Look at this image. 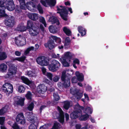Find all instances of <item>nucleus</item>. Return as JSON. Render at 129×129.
<instances>
[{"label": "nucleus", "instance_id": "obj_61", "mask_svg": "<svg viewBox=\"0 0 129 129\" xmlns=\"http://www.w3.org/2000/svg\"><path fill=\"white\" fill-rule=\"evenodd\" d=\"M59 54H57V55H56L54 53L52 54V57L54 58H57L59 57Z\"/></svg>", "mask_w": 129, "mask_h": 129}, {"label": "nucleus", "instance_id": "obj_45", "mask_svg": "<svg viewBox=\"0 0 129 129\" xmlns=\"http://www.w3.org/2000/svg\"><path fill=\"white\" fill-rule=\"evenodd\" d=\"M7 110L6 106L0 109V115L4 114L7 111Z\"/></svg>", "mask_w": 129, "mask_h": 129}, {"label": "nucleus", "instance_id": "obj_49", "mask_svg": "<svg viewBox=\"0 0 129 129\" xmlns=\"http://www.w3.org/2000/svg\"><path fill=\"white\" fill-rule=\"evenodd\" d=\"M34 107V103L32 102L29 104L27 107V109L29 111H31L33 110Z\"/></svg>", "mask_w": 129, "mask_h": 129}, {"label": "nucleus", "instance_id": "obj_58", "mask_svg": "<svg viewBox=\"0 0 129 129\" xmlns=\"http://www.w3.org/2000/svg\"><path fill=\"white\" fill-rule=\"evenodd\" d=\"M14 129H19V128L18 125L15 123L13 124L12 126Z\"/></svg>", "mask_w": 129, "mask_h": 129}, {"label": "nucleus", "instance_id": "obj_33", "mask_svg": "<svg viewBox=\"0 0 129 129\" xmlns=\"http://www.w3.org/2000/svg\"><path fill=\"white\" fill-rule=\"evenodd\" d=\"M4 5H1L0 6V13L2 14L3 16H7V15L5 13V10L6 8Z\"/></svg>", "mask_w": 129, "mask_h": 129}, {"label": "nucleus", "instance_id": "obj_37", "mask_svg": "<svg viewBox=\"0 0 129 129\" xmlns=\"http://www.w3.org/2000/svg\"><path fill=\"white\" fill-rule=\"evenodd\" d=\"M34 24L32 21L31 20L28 21L27 22V29H30L34 27Z\"/></svg>", "mask_w": 129, "mask_h": 129}, {"label": "nucleus", "instance_id": "obj_57", "mask_svg": "<svg viewBox=\"0 0 129 129\" xmlns=\"http://www.w3.org/2000/svg\"><path fill=\"white\" fill-rule=\"evenodd\" d=\"M5 118L4 117H0V124L3 125L5 121Z\"/></svg>", "mask_w": 129, "mask_h": 129}, {"label": "nucleus", "instance_id": "obj_12", "mask_svg": "<svg viewBox=\"0 0 129 129\" xmlns=\"http://www.w3.org/2000/svg\"><path fill=\"white\" fill-rule=\"evenodd\" d=\"M40 2L43 6L46 7H47L48 5H49L50 6H54L56 3L55 0H50L49 1H48V0H46L45 1L41 0Z\"/></svg>", "mask_w": 129, "mask_h": 129}, {"label": "nucleus", "instance_id": "obj_53", "mask_svg": "<svg viewBox=\"0 0 129 129\" xmlns=\"http://www.w3.org/2000/svg\"><path fill=\"white\" fill-rule=\"evenodd\" d=\"M45 75L47 76V77L51 80H52V77L53 75L50 73L47 72Z\"/></svg>", "mask_w": 129, "mask_h": 129}, {"label": "nucleus", "instance_id": "obj_34", "mask_svg": "<svg viewBox=\"0 0 129 129\" xmlns=\"http://www.w3.org/2000/svg\"><path fill=\"white\" fill-rule=\"evenodd\" d=\"M38 122L37 121L34 122L31 124L29 127V129H37V125L38 124Z\"/></svg>", "mask_w": 129, "mask_h": 129}, {"label": "nucleus", "instance_id": "obj_25", "mask_svg": "<svg viewBox=\"0 0 129 129\" xmlns=\"http://www.w3.org/2000/svg\"><path fill=\"white\" fill-rule=\"evenodd\" d=\"M83 109H80L81 110V111L82 110H83L86 113L91 114L93 110L91 107H87L86 108L84 109H83Z\"/></svg>", "mask_w": 129, "mask_h": 129}, {"label": "nucleus", "instance_id": "obj_38", "mask_svg": "<svg viewBox=\"0 0 129 129\" xmlns=\"http://www.w3.org/2000/svg\"><path fill=\"white\" fill-rule=\"evenodd\" d=\"M26 115L27 116V118H28V120L30 121L33 120L34 118V115L33 114L31 113H26Z\"/></svg>", "mask_w": 129, "mask_h": 129}, {"label": "nucleus", "instance_id": "obj_52", "mask_svg": "<svg viewBox=\"0 0 129 129\" xmlns=\"http://www.w3.org/2000/svg\"><path fill=\"white\" fill-rule=\"evenodd\" d=\"M37 8L40 13L43 14V9L40 4L38 5L37 6Z\"/></svg>", "mask_w": 129, "mask_h": 129}, {"label": "nucleus", "instance_id": "obj_28", "mask_svg": "<svg viewBox=\"0 0 129 129\" xmlns=\"http://www.w3.org/2000/svg\"><path fill=\"white\" fill-rule=\"evenodd\" d=\"M17 98L18 99V100L16 102L17 104L21 106H23L24 104V102L25 100V98L20 97H18Z\"/></svg>", "mask_w": 129, "mask_h": 129}, {"label": "nucleus", "instance_id": "obj_39", "mask_svg": "<svg viewBox=\"0 0 129 129\" xmlns=\"http://www.w3.org/2000/svg\"><path fill=\"white\" fill-rule=\"evenodd\" d=\"M70 43V40L69 38H66L65 39L64 46L66 48H68L69 47Z\"/></svg>", "mask_w": 129, "mask_h": 129}, {"label": "nucleus", "instance_id": "obj_55", "mask_svg": "<svg viewBox=\"0 0 129 129\" xmlns=\"http://www.w3.org/2000/svg\"><path fill=\"white\" fill-rule=\"evenodd\" d=\"M59 78V77L58 76L55 75L54 76L52 79L53 81L57 82L58 81Z\"/></svg>", "mask_w": 129, "mask_h": 129}, {"label": "nucleus", "instance_id": "obj_54", "mask_svg": "<svg viewBox=\"0 0 129 129\" xmlns=\"http://www.w3.org/2000/svg\"><path fill=\"white\" fill-rule=\"evenodd\" d=\"M83 96V92L80 93L78 92L77 93L76 97L77 99H80Z\"/></svg>", "mask_w": 129, "mask_h": 129}, {"label": "nucleus", "instance_id": "obj_27", "mask_svg": "<svg viewBox=\"0 0 129 129\" xmlns=\"http://www.w3.org/2000/svg\"><path fill=\"white\" fill-rule=\"evenodd\" d=\"M7 69V66L5 64L3 63L0 64V71L2 72H6Z\"/></svg>", "mask_w": 129, "mask_h": 129}, {"label": "nucleus", "instance_id": "obj_14", "mask_svg": "<svg viewBox=\"0 0 129 129\" xmlns=\"http://www.w3.org/2000/svg\"><path fill=\"white\" fill-rule=\"evenodd\" d=\"M29 31V34L31 36H35L39 34V31L38 28L34 27L30 29Z\"/></svg>", "mask_w": 129, "mask_h": 129}, {"label": "nucleus", "instance_id": "obj_40", "mask_svg": "<svg viewBox=\"0 0 129 129\" xmlns=\"http://www.w3.org/2000/svg\"><path fill=\"white\" fill-rule=\"evenodd\" d=\"M25 74L29 77H35L36 76V74L34 72L31 71H28L26 72Z\"/></svg>", "mask_w": 129, "mask_h": 129}, {"label": "nucleus", "instance_id": "obj_1", "mask_svg": "<svg viewBox=\"0 0 129 129\" xmlns=\"http://www.w3.org/2000/svg\"><path fill=\"white\" fill-rule=\"evenodd\" d=\"M73 73V70L69 69L64 70L62 72L61 79L64 82L63 85L65 87H68L70 85V76Z\"/></svg>", "mask_w": 129, "mask_h": 129}, {"label": "nucleus", "instance_id": "obj_16", "mask_svg": "<svg viewBox=\"0 0 129 129\" xmlns=\"http://www.w3.org/2000/svg\"><path fill=\"white\" fill-rule=\"evenodd\" d=\"M21 78L24 83L29 86H31L32 85L34 86L35 85L34 82L29 81L27 78L24 76H22Z\"/></svg>", "mask_w": 129, "mask_h": 129}, {"label": "nucleus", "instance_id": "obj_18", "mask_svg": "<svg viewBox=\"0 0 129 129\" xmlns=\"http://www.w3.org/2000/svg\"><path fill=\"white\" fill-rule=\"evenodd\" d=\"M61 62L63 66L65 67H69L70 66V64L71 62V60L67 59H64L63 58H61L60 59Z\"/></svg>", "mask_w": 129, "mask_h": 129}, {"label": "nucleus", "instance_id": "obj_11", "mask_svg": "<svg viewBox=\"0 0 129 129\" xmlns=\"http://www.w3.org/2000/svg\"><path fill=\"white\" fill-rule=\"evenodd\" d=\"M17 68L13 65H12L9 66L8 72L6 76V78L10 77L11 76L15 74L16 72Z\"/></svg>", "mask_w": 129, "mask_h": 129}, {"label": "nucleus", "instance_id": "obj_47", "mask_svg": "<svg viewBox=\"0 0 129 129\" xmlns=\"http://www.w3.org/2000/svg\"><path fill=\"white\" fill-rule=\"evenodd\" d=\"M25 88L22 85L19 86L18 88L19 92L20 93H23L25 91Z\"/></svg>", "mask_w": 129, "mask_h": 129}, {"label": "nucleus", "instance_id": "obj_59", "mask_svg": "<svg viewBox=\"0 0 129 129\" xmlns=\"http://www.w3.org/2000/svg\"><path fill=\"white\" fill-rule=\"evenodd\" d=\"M77 79L75 77H73L72 79V82L73 83H76L77 82Z\"/></svg>", "mask_w": 129, "mask_h": 129}, {"label": "nucleus", "instance_id": "obj_43", "mask_svg": "<svg viewBox=\"0 0 129 129\" xmlns=\"http://www.w3.org/2000/svg\"><path fill=\"white\" fill-rule=\"evenodd\" d=\"M63 30L67 35L69 36L71 35V31L68 27H64L63 28Z\"/></svg>", "mask_w": 129, "mask_h": 129}, {"label": "nucleus", "instance_id": "obj_56", "mask_svg": "<svg viewBox=\"0 0 129 129\" xmlns=\"http://www.w3.org/2000/svg\"><path fill=\"white\" fill-rule=\"evenodd\" d=\"M53 97L54 100L56 101H58L59 99V97L57 93H54Z\"/></svg>", "mask_w": 129, "mask_h": 129}, {"label": "nucleus", "instance_id": "obj_35", "mask_svg": "<svg viewBox=\"0 0 129 129\" xmlns=\"http://www.w3.org/2000/svg\"><path fill=\"white\" fill-rule=\"evenodd\" d=\"M49 30L50 32L52 33H55L57 32V28L53 25L50 26L49 27Z\"/></svg>", "mask_w": 129, "mask_h": 129}, {"label": "nucleus", "instance_id": "obj_46", "mask_svg": "<svg viewBox=\"0 0 129 129\" xmlns=\"http://www.w3.org/2000/svg\"><path fill=\"white\" fill-rule=\"evenodd\" d=\"M79 61L78 59L77 58L73 60V64L74 67L75 69L77 68V67L76 66V64H79Z\"/></svg>", "mask_w": 129, "mask_h": 129}, {"label": "nucleus", "instance_id": "obj_42", "mask_svg": "<svg viewBox=\"0 0 129 129\" xmlns=\"http://www.w3.org/2000/svg\"><path fill=\"white\" fill-rule=\"evenodd\" d=\"M25 57L24 56H22L20 57H17L13 59V61L17 60L20 62H23L25 60Z\"/></svg>", "mask_w": 129, "mask_h": 129}, {"label": "nucleus", "instance_id": "obj_7", "mask_svg": "<svg viewBox=\"0 0 129 129\" xmlns=\"http://www.w3.org/2000/svg\"><path fill=\"white\" fill-rule=\"evenodd\" d=\"M36 61L39 65L42 66H47L49 62L47 58L44 56H40L36 59Z\"/></svg>", "mask_w": 129, "mask_h": 129}, {"label": "nucleus", "instance_id": "obj_10", "mask_svg": "<svg viewBox=\"0 0 129 129\" xmlns=\"http://www.w3.org/2000/svg\"><path fill=\"white\" fill-rule=\"evenodd\" d=\"M5 21V24L7 26L11 27L13 26L14 23V18L12 17H9L7 15Z\"/></svg>", "mask_w": 129, "mask_h": 129}, {"label": "nucleus", "instance_id": "obj_17", "mask_svg": "<svg viewBox=\"0 0 129 129\" xmlns=\"http://www.w3.org/2000/svg\"><path fill=\"white\" fill-rule=\"evenodd\" d=\"M26 4V9L27 8L31 11H33V9H34L36 7L35 5L31 2H27Z\"/></svg>", "mask_w": 129, "mask_h": 129}, {"label": "nucleus", "instance_id": "obj_29", "mask_svg": "<svg viewBox=\"0 0 129 129\" xmlns=\"http://www.w3.org/2000/svg\"><path fill=\"white\" fill-rule=\"evenodd\" d=\"M20 4V8L23 9H26V4L25 0H18Z\"/></svg>", "mask_w": 129, "mask_h": 129}, {"label": "nucleus", "instance_id": "obj_22", "mask_svg": "<svg viewBox=\"0 0 129 129\" xmlns=\"http://www.w3.org/2000/svg\"><path fill=\"white\" fill-rule=\"evenodd\" d=\"M28 16L30 19L34 21L37 20L39 18L38 14L36 13H29Z\"/></svg>", "mask_w": 129, "mask_h": 129}, {"label": "nucleus", "instance_id": "obj_30", "mask_svg": "<svg viewBox=\"0 0 129 129\" xmlns=\"http://www.w3.org/2000/svg\"><path fill=\"white\" fill-rule=\"evenodd\" d=\"M78 30L79 32L81 34L82 36H83L85 35L86 31L85 29L81 26H79L78 27Z\"/></svg>", "mask_w": 129, "mask_h": 129}, {"label": "nucleus", "instance_id": "obj_4", "mask_svg": "<svg viewBox=\"0 0 129 129\" xmlns=\"http://www.w3.org/2000/svg\"><path fill=\"white\" fill-rule=\"evenodd\" d=\"M60 67V64L57 61L53 60L51 63L48 66L49 70L52 72H54L57 71Z\"/></svg>", "mask_w": 129, "mask_h": 129}, {"label": "nucleus", "instance_id": "obj_50", "mask_svg": "<svg viewBox=\"0 0 129 129\" xmlns=\"http://www.w3.org/2000/svg\"><path fill=\"white\" fill-rule=\"evenodd\" d=\"M39 18L40 22L43 24L46 27V24L44 18L42 16L40 17Z\"/></svg>", "mask_w": 129, "mask_h": 129}, {"label": "nucleus", "instance_id": "obj_15", "mask_svg": "<svg viewBox=\"0 0 129 129\" xmlns=\"http://www.w3.org/2000/svg\"><path fill=\"white\" fill-rule=\"evenodd\" d=\"M37 89V91L39 93H43L46 91L47 88L44 84H42L38 86Z\"/></svg>", "mask_w": 129, "mask_h": 129}, {"label": "nucleus", "instance_id": "obj_32", "mask_svg": "<svg viewBox=\"0 0 129 129\" xmlns=\"http://www.w3.org/2000/svg\"><path fill=\"white\" fill-rule=\"evenodd\" d=\"M72 105L71 102L68 101H66L64 102L63 108L66 110H68Z\"/></svg>", "mask_w": 129, "mask_h": 129}, {"label": "nucleus", "instance_id": "obj_36", "mask_svg": "<svg viewBox=\"0 0 129 129\" xmlns=\"http://www.w3.org/2000/svg\"><path fill=\"white\" fill-rule=\"evenodd\" d=\"M7 57V55L6 53L4 52H0V60H3Z\"/></svg>", "mask_w": 129, "mask_h": 129}, {"label": "nucleus", "instance_id": "obj_44", "mask_svg": "<svg viewBox=\"0 0 129 129\" xmlns=\"http://www.w3.org/2000/svg\"><path fill=\"white\" fill-rule=\"evenodd\" d=\"M51 38L55 40V42L57 43H60L61 42V39L60 38L57 37L55 36H51Z\"/></svg>", "mask_w": 129, "mask_h": 129}, {"label": "nucleus", "instance_id": "obj_41", "mask_svg": "<svg viewBox=\"0 0 129 129\" xmlns=\"http://www.w3.org/2000/svg\"><path fill=\"white\" fill-rule=\"evenodd\" d=\"M61 127L60 124L57 122L54 123L51 129H60Z\"/></svg>", "mask_w": 129, "mask_h": 129}, {"label": "nucleus", "instance_id": "obj_26", "mask_svg": "<svg viewBox=\"0 0 129 129\" xmlns=\"http://www.w3.org/2000/svg\"><path fill=\"white\" fill-rule=\"evenodd\" d=\"M49 21L51 22L52 24L56 23L58 25L59 24V22L58 19L56 17L54 16L50 17L49 19Z\"/></svg>", "mask_w": 129, "mask_h": 129}, {"label": "nucleus", "instance_id": "obj_6", "mask_svg": "<svg viewBox=\"0 0 129 129\" xmlns=\"http://www.w3.org/2000/svg\"><path fill=\"white\" fill-rule=\"evenodd\" d=\"M2 88L3 91L7 94H9L13 91V85L9 83H5L3 85Z\"/></svg>", "mask_w": 129, "mask_h": 129}, {"label": "nucleus", "instance_id": "obj_3", "mask_svg": "<svg viewBox=\"0 0 129 129\" xmlns=\"http://www.w3.org/2000/svg\"><path fill=\"white\" fill-rule=\"evenodd\" d=\"M80 109H83V107L80 106L78 104H77L75 108V111L71 114L70 117L72 119H75L80 117L81 115L82 112Z\"/></svg>", "mask_w": 129, "mask_h": 129}, {"label": "nucleus", "instance_id": "obj_48", "mask_svg": "<svg viewBox=\"0 0 129 129\" xmlns=\"http://www.w3.org/2000/svg\"><path fill=\"white\" fill-rule=\"evenodd\" d=\"M32 96V94L31 92L29 91L27 92V93L25 95V97L28 100H31Z\"/></svg>", "mask_w": 129, "mask_h": 129}, {"label": "nucleus", "instance_id": "obj_21", "mask_svg": "<svg viewBox=\"0 0 129 129\" xmlns=\"http://www.w3.org/2000/svg\"><path fill=\"white\" fill-rule=\"evenodd\" d=\"M75 74L78 81H82L83 80L84 76L82 73H80L79 72L77 71L76 72Z\"/></svg>", "mask_w": 129, "mask_h": 129}, {"label": "nucleus", "instance_id": "obj_31", "mask_svg": "<svg viewBox=\"0 0 129 129\" xmlns=\"http://www.w3.org/2000/svg\"><path fill=\"white\" fill-rule=\"evenodd\" d=\"M79 117V119L80 120L85 121L89 118V115L87 114L82 115L81 113V115Z\"/></svg>", "mask_w": 129, "mask_h": 129}, {"label": "nucleus", "instance_id": "obj_63", "mask_svg": "<svg viewBox=\"0 0 129 129\" xmlns=\"http://www.w3.org/2000/svg\"><path fill=\"white\" fill-rule=\"evenodd\" d=\"M92 89L91 87L89 86H88L86 88V90L87 91H90Z\"/></svg>", "mask_w": 129, "mask_h": 129}, {"label": "nucleus", "instance_id": "obj_5", "mask_svg": "<svg viewBox=\"0 0 129 129\" xmlns=\"http://www.w3.org/2000/svg\"><path fill=\"white\" fill-rule=\"evenodd\" d=\"M57 109L59 112V114L54 112L53 114L54 118L55 119L58 118L59 121L63 124L64 122V115L63 112L61 108L58 107Z\"/></svg>", "mask_w": 129, "mask_h": 129}, {"label": "nucleus", "instance_id": "obj_62", "mask_svg": "<svg viewBox=\"0 0 129 129\" xmlns=\"http://www.w3.org/2000/svg\"><path fill=\"white\" fill-rule=\"evenodd\" d=\"M41 69L43 74L45 75V74H46L47 73L46 72V69L44 67H43L41 68Z\"/></svg>", "mask_w": 129, "mask_h": 129}, {"label": "nucleus", "instance_id": "obj_51", "mask_svg": "<svg viewBox=\"0 0 129 129\" xmlns=\"http://www.w3.org/2000/svg\"><path fill=\"white\" fill-rule=\"evenodd\" d=\"M88 125L87 123L86 124V126L84 127H83L82 128H81V126L80 124H77L76 125V129H87V126Z\"/></svg>", "mask_w": 129, "mask_h": 129}, {"label": "nucleus", "instance_id": "obj_24", "mask_svg": "<svg viewBox=\"0 0 129 129\" xmlns=\"http://www.w3.org/2000/svg\"><path fill=\"white\" fill-rule=\"evenodd\" d=\"M73 56V54L69 52H66L64 53V55L62 56L61 58H64L66 59H70L71 60V58Z\"/></svg>", "mask_w": 129, "mask_h": 129}, {"label": "nucleus", "instance_id": "obj_19", "mask_svg": "<svg viewBox=\"0 0 129 129\" xmlns=\"http://www.w3.org/2000/svg\"><path fill=\"white\" fill-rule=\"evenodd\" d=\"M39 46L38 44H36L35 46V48L33 46H31L28 48L25 51L24 54L25 55H26L31 50H33L34 49L35 51H36L39 49Z\"/></svg>", "mask_w": 129, "mask_h": 129}, {"label": "nucleus", "instance_id": "obj_8", "mask_svg": "<svg viewBox=\"0 0 129 129\" xmlns=\"http://www.w3.org/2000/svg\"><path fill=\"white\" fill-rule=\"evenodd\" d=\"M15 42L16 44L19 46H23L26 44L25 38L21 36L16 38L15 39Z\"/></svg>", "mask_w": 129, "mask_h": 129}, {"label": "nucleus", "instance_id": "obj_13", "mask_svg": "<svg viewBox=\"0 0 129 129\" xmlns=\"http://www.w3.org/2000/svg\"><path fill=\"white\" fill-rule=\"evenodd\" d=\"M16 120L18 123L24 124L25 123V121L23 114L22 113H19L17 115Z\"/></svg>", "mask_w": 129, "mask_h": 129}, {"label": "nucleus", "instance_id": "obj_9", "mask_svg": "<svg viewBox=\"0 0 129 129\" xmlns=\"http://www.w3.org/2000/svg\"><path fill=\"white\" fill-rule=\"evenodd\" d=\"M6 8L10 11H12L14 8V5L12 0H6L5 2Z\"/></svg>", "mask_w": 129, "mask_h": 129}, {"label": "nucleus", "instance_id": "obj_20", "mask_svg": "<svg viewBox=\"0 0 129 129\" xmlns=\"http://www.w3.org/2000/svg\"><path fill=\"white\" fill-rule=\"evenodd\" d=\"M26 27L25 26L23 23L19 24L16 29V30L20 31H24L26 30Z\"/></svg>", "mask_w": 129, "mask_h": 129}, {"label": "nucleus", "instance_id": "obj_64", "mask_svg": "<svg viewBox=\"0 0 129 129\" xmlns=\"http://www.w3.org/2000/svg\"><path fill=\"white\" fill-rule=\"evenodd\" d=\"M21 54V52L18 51H16L15 52V55L17 56H20Z\"/></svg>", "mask_w": 129, "mask_h": 129}, {"label": "nucleus", "instance_id": "obj_60", "mask_svg": "<svg viewBox=\"0 0 129 129\" xmlns=\"http://www.w3.org/2000/svg\"><path fill=\"white\" fill-rule=\"evenodd\" d=\"M71 93L73 94H75L76 92V90L74 89V90L72 88H71L70 89Z\"/></svg>", "mask_w": 129, "mask_h": 129}, {"label": "nucleus", "instance_id": "obj_23", "mask_svg": "<svg viewBox=\"0 0 129 129\" xmlns=\"http://www.w3.org/2000/svg\"><path fill=\"white\" fill-rule=\"evenodd\" d=\"M45 46L46 47H48L50 49H52L54 47V41L52 40L49 41L47 43L45 44Z\"/></svg>", "mask_w": 129, "mask_h": 129}, {"label": "nucleus", "instance_id": "obj_2", "mask_svg": "<svg viewBox=\"0 0 129 129\" xmlns=\"http://www.w3.org/2000/svg\"><path fill=\"white\" fill-rule=\"evenodd\" d=\"M57 10L58 11L57 13H59L62 18L64 20H67V15L68 14V10L71 13H73L72 9L71 8L63 7L62 6L57 7Z\"/></svg>", "mask_w": 129, "mask_h": 129}]
</instances>
